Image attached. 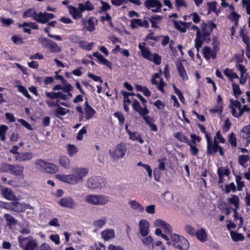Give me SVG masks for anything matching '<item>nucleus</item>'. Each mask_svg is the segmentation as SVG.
Returning a JSON list of instances; mask_svg holds the SVG:
<instances>
[{"label":"nucleus","mask_w":250,"mask_h":250,"mask_svg":"<svg viewBox=\"0 0 250 250\" xmlns=\"http://www.w3.org/2000/svg\"><path fill=\"white\" fill-rule=\"evenodd\" d=\"M12 40L16 44H21L23 43L22 38L19 36H12Z\"/></svg>","instance_id":"60"},{"label":"nucleus","mask_w":250,"mask_h":250,"mask_svg":"<svg viewBox=\"0 0 250 250\" xmlns=\"http://www.w3.org/2000/svg\"><path fill=\"white\" fill-rule=\"evenodd\" d=\"M37 14L36 12L34 10L32 9H29L24 12L23 14V17L24 18L31 17L35 21V18L37 17Z\"/></svg>","instance_id":"40"},{"label":"nucleus","mask_w":250,"mask_h":250,"mask_svg":"<svg viewBox=\"0 0 250 250\" xmlns=\"http://www.w3.org/2000/svg\"><path fill=\"white\" fill-rule=\"evenodd\" d=\"M170 242H168V245H172L175 248L180 250H187L189 247L188 240L183 236L176 234H173L170 237Z\"/></svg>","instance_id":"2"},{"label":"nucleus","mask_w":250,"mask_h":250,"mask_svg":"<svg viewBox=\"0 0 250 250\" xmlns=\"http://www.w3.org/2000/svg\"><path fill=\"white\" fill-rule=\"evenodd\" d=\"M195 42V47L196 48L197 51L198 52L203 42V41L202 40L201 33L196 35Z\"/></svg>","instance_id":"42"},{"label":"nucleus","mask_w":250,"mask_h":250,"mask_svg":"<svg viewBox=\"0 0 250 250\" xmlns=\"http://www.w3.org/2000/svg\"><path fill=\"white\" fill-rule=\"evenodd\" d=\"M23 167L20 165H12L10 171L12 174L15 175H20L22 173Z\"/></svg>","instance_id":"30"},{"label":"nucleus","mask_w":250,"mask_h":250,"mask_svg":"<svg viewBox=\"0 0 250 250\" xmlns=\"http://www.w3.org/2000/svg\"><path fill=\"white\" fill-rule=\"evenodd\" d=\"M230 236L234 241H242L244 239V237L241 233H236L233 231H230Z\"/></svg>","instance_id":"41"},{"label":"nucleus","mask_w":250,"mask_h":250,"mask_svg":"<svg viewBox=\"0 0 250 250\" xmlns=\"http://www.w3.org/2000/svg\"><path fill=\"white\" fill-rule=\"evenodd\" d=\"M51 52L54 53H59L62 51L61 47H60L58 44L51 41L48 48Z\"/></svg>","instance_id":"37"},{"label":"nucleus","mask_w":250,"mask_h":250,"mask_svg":"<svg viewBox=\"0 0 250 250\" xmlns=\"http://www.w3.org/2000/svg\"><path fill=\"white\" fill-rule=\"evenodd\" d=\"M19 27H28L30 28H31L33 29H38V25L33 22H23L22 24H20L19 25Z\"/></svg>","instance_id":"49"},{"label":"nucleus","mask_w":250,"mask_h":250,"mask_svg":"<svg viewBox=\"0 0 250 250\" xmlns=\"http://www.w3.org/2000/svg\"><path fill=\"white\" fill-rule=\"evenodd\" d=\"M143 244L146 246L149 247L151 245L152 250H154L155 247L153 244V239L150 236H147L142 239Z\"/></svg>","instance_id":"32"},{"label":"nucleus","mask_w":250,"mask_h":250,"mask_svg":"<svg viewBox=\"0 0 250 250\" xmlns=\"http://www.w3.org/2000/svg\"><path fill=\"white\" fill-rule=\"evenodd\" d=\"M218 150H219V154L221 155H223L224 152L223 149L221 146L218 145V142L216 141V138H214L213 144H211L209 147H208V146H207V153L208 155H210L213 153L216 152Z\"/></svg>","instance_id":"9"},{"label":"nucleus","mask_w":250,"mask_h":250,"mask_svg":"<svg viewBox=\"0 0 250 250\" xmlns=\"http://www.w3.org/2000/svg\"><path fill=\"white\" fill-rule=\"evenodd\" d=\"M144 5L147 9L154 13L161 12L162 7V4L159 0H146Z\"/></svg>","instance_id":"6"},{"label":"nucleus","mask_w":250,"mask_h":250,"mask_svg":"<svg viewBox=\"0 0 250 250\" xmlns=\"http://www.w3.org/2000/svg\"><path fill=\"white\" fill-rule=\"evenodd\" d=\"M7 130L8 127L5 125L0 126V138L2 141L5 140V133Z\"/></svg>","instance_id":"47"},{"label":"nucleus","mask_w":250,"mask_h":250,"mask_svg":"<svg viewBox=\"0 0 250 250\" xmlns=\"http://www.w3.org/2000/svg\"><path fill=\"white\" fill-rule=\"evenodd\" d=\"M1 193L3 196L9 200H17L13 191L8 188H3L1 191Z\"/></svg>","instance_id":"19"},{"label":"nucleus","mask_w":250,"mask_h":250,"mask_svg":"<svg viewBox=\"0 0 250 250\" xmlns=\"http://www.w3.org/2000/svg\"><path fill=\"white\" fill-rule=\"evenodd\" d=\"M93 56L96 57L99 61L101 63L107 66V67L110 68L111 67V63L105 59L103 56H102L100 53L98 52H94L93 54Z\"/></svg>","instance_id":"24"},{"label":"nucleus","mask_w":250,"mask_h":250,"mask_svg":"<svg viewBox=\"0 0 250 250\" xmlns=\"http://www.w3.org/2000/svg\"><path fill=\"white\" fill-rule=\"evenodd\" d=\"M54 17L55 15L53 14L40 12L37 14L35 21L39 23L44 24L47 22L49 20L54 18Z\"/></svg>","instance_id":"7"},{"label":"nucleus","mask_w":250,"mask_h":250,"mask_svg":"<svg viewBox=\"0 0 250 250\" xmlns=\"http://www.w3.org/2000/svg\"><path fill=\"white\" fill-rule=\"evenodd\" d=\"M132 106L133 109L137 112L141 116L146 115L149 113V110L147 108V106L142 107L140 103L136 100L133 101Z\"/></svg>","instance_id":"10"},{"label":"nucleus","mask_w":250,"mask_h":250,"mask_svg":"<svg viewBox=\"0 0 250 250\" xmlns=\"http://www.w3.org/2000/svg\"><path fill=\"white\" fill-rule=\"evenodd\" d=\"M14 207H17V212H21L26 209H32L34 208L32 206L26 204H20L19 202L15 201L13 203Z\"/></svg>","instance_id":"21"},{"label":"nucleus","mask_w":250,"mask_h":250,"mask_svg":"<svg viewBox=\"0 0 250 250\" xmlns=\"http://www.w3.org/2000/svg\"><path fill=\"white\" fill-rule=\"evenodd\" d=\"M18 90L22 93L23 95L28 99L31 98L30 95L28 94L26 89L22 85H18Z\"/></svg>","instance_id":"52"},{"label":"nucleus","mask_w":250,"mask_h":250,"mask_svg":"<svg viewBox=\"0 0 250 250\" xmlns=\"http://www.w3.org/2000/svg\"><path fill=\"white\" fill-rule=\"evenodd\" d=\"M139 47L141 50L142 54L144 58L150 60H152V55L148 48L143 46L142 43L139 44Z\"/></svg>","instance_id":"28"},{"label":"nucleus","mask_w":250,"mask_h":250,"mask_svg":"<svg viewBox=\"0 0 250 250\" xmlns=\"http://www.w3.org/2000/svg\"><path fill=\"white\" fill-rule=\"evenodd\" d=\"M69 11L70 14H71L74 19H77L80 18L82 16V12L79 9H77L76 8L73 6L68 5Z\"/></svg>","instance_id":"25"},{"label":"nucleus","mask_w":250,"mask_h":250,"mask_svg":"<svg viewBox=\"0 0 250 250\" xmlns=\"http://www.w3.org/2000/svg\"><path fill=\"white\" fill-rule=\"evenodd\" d=\"M84 112L86 120H89L92 118L96 113L95 110L89 105L87 102L85 103Z\"/></svg>","instance_id":"18"},{"label":"nucleus","mask_w":250,"mask_h":250,"mask_svg":"<svg viewBox=\"0 0 250 250\" xmlns=\"http://www.w3.org/2000/svg\"><path fill=\"white\" fill-rule=\"evenodd\" d=\"M59 163L62 167L66 169H69L70 167V161L66 156H60Z\"/></svg>","instance_id":"26"},{"label":"nucleus","mask_w":250,"mask_h":250,"mask_svg":"<svg viewBox=\"0 0 250 250\" xmlns=\"http://www.w3.org/2000/svg\"><path fill=\"white\" fill-rule=\"evenodd\" d=\"M250 111V108L248 107L247 105H245L243 107L241 106L240 110L239 111V113H238V117L239 118L240 116H242L244 112H249Z\"/></svg>","instance_id":"58"},{"label":"nucleus","mask_w":250,"mask_h":250,"mask_svg":"<svg viewBox=\"0 0 250 250\" xmlns=\"http://www.w3.org/2000/svg\"><path fill=\"white\" fill-rule=\"evenodd\" d=\"M126 151V147L125 144H118L113 150L109 151L110 155L112 159L117 160L123 158Z\"/></svg>","instance_id":"4"},{"label":"nucleus","mask_w":250,"mask_h":250,"mask_svg":"<svg viewBox=\"0 0 250 250\" xmlns=\"http://www.w3.org/2000/svg\"><path fill=\"white\" fill-rule=\"evenodd\" d=\"M229 203L232 204L236 209L239 208V198L235 195H233L231 198L228 199Z\"/></svg>","instance_id":"38"},{"label":"nucleus","mask_w":250,"mask_h":250,"mask_svg":"<svg viewBox=\"0 0 250 250\" xmlns=\"http://www.w3.org/2000/svg\"><path fill=\"white\" fill-rule=\"evenodd\" d=\"M78 8L81 12L84 10L91 11L94 9V6L89 0H87L85 4L79 3Z\"/></svg>","instance_id":"27"},{"label":"nucleus","mask_w":250,"mask_h":250,"mask_svg":"<svg viewBox=\"0 0 250 250\" xmlns=\"http://www.w3.org/2000/svg\"><path fill=\"white\" fill-rule=\"evenodd\" d=\"M106 222V219L105 218L96 220L94 221L93 226L95 227L100 228L104 226Z\"/></svg>","instance_id":"46"},{"label":"nucleus","mask_w":250,"mask_h":250,"mask_svg":"<svg viewBox=\"0 0 250 250\" xmlns=\"http://www.w3.org/2000/svg\"><path fill=\"white\" fill-rule=\"evenodd\" d=\"M229 142L232 147H235L237 146L236 138L234 133H231L229 137Z\"/></svg>","instance_id":"50"},{"label":"nucleus","mask_w":250,"mask_h":250,"mask_svg":"<svg viewBox=\"0 0 250 250\" xmlns=\"http://www.w3.org/2000/svg\"><path fill=\"white\" fill-rule=\"evenodd\" d=\"M67 149L68 154L70 156H72L78 152L77 148L74 145L71 144L67 145Z\"/></svg>","instance_id":"44"},{"label":"nucleus","mask_w":250,"mask_h":250,"mask_svg":"<svg viewBox=\"0 0 250 250\" xmlns=\"http://www.w3.org/2000/svg\"><path fill=\"white\" fill-rule=\"evenodd\" d=\"M101 3L102 4L101 11H105L110 9L111 6L108 3L103 0L101 1Z\"/></svg>","instance_id":"61"},{"label":"nucleus","mask_w":250,"mask_h":250,"mask_svg":"<svg viewBox=\"0 0 250 250\" xmlns=\"http://www.w3.org/2000/svg\"><path fill=\"white\" fill-rule=\"evenodd\" d=\"M59 204L63 207L68 208H73L77 206L74 200L70 197L62 198L59 201Z\"/></svg>","instance_id":"11"},{"label":"nucleus","mask_w":250,"mask_h":250,"mask_svg":"<svg viewBox=\"0 0 250 250\" xmlns=\"http://www.w3.org/2000/svg\"><path fill=\"white\" fill-rule=\"evenodd\" d=\"M237 69L238 70L240 71L241 73V78L242 79L244 77V74L247 71V69L245 68V67L242 64H239L237 66Z\"/></svg>","instance_id":"59"},{"label":"nucleus","mask_w":250,"mask_h":250,"mask_svg":"<svg viewBox=\"0 0 250 250\" xmlns=\"http://www.w3.org/2000/svg\"><path fill=\"white\" fill-rule=\"evenodd\" d=\"M130 26L132 29L138 27H144L147 28L149 27V23L146 20H142L140 19H133L131 21Z\"/></svg>","instance_id":"12"},{"label":"nucleus","mask_w":250,"mask_h":250,"mask_svg":"<svg viewBox=\"0 0 250 250\" xmlns=\"http://www.w3.org/2000/svg\"><path fill=\"white\" fill-rule=\"evenodd\" d=\"M176 66L178 70V73L180 76L183 78L184 80L187 79V75L184 67L181 62L177 63Z\"/></svg>","instance_id":"29"},{"label":"nucleus","mask_w":250,"mask_h":250,"mask_svg":"<svg viewBox=\"0 0 250 250\" xmlns=\"http://www.w3.org/2000/svg\"><path fill=\"white\" fill-rule=\"evenodd\" d=\"M88 173V169L85 167H75L71 169V173L68 175L56 174L55 177L59 180L70 185L81 183L83 178Z\"/></svg>","instance_id":"1"},{"label":"nucleus","mask_w":250,"mask_h":250,"mask_svg":"<svg viewBox=\"0 0 250 250\" xmlns=\"http://www.w3.org/2000/svg\"><path fill=\"white\" fill-rule=\"evenodd\" d=\"M13 202H14L9 203H6V202H0V207L2 208H4L10 209L11 210H13V211L17 212V210H18L17 207H14V206L12 204Z\"/></svg>","instance_id":"34"},{"label":"nucleus","mask_w":250,"mask_h":250,"mask_svg":"<svg viewBox=\"0 0 250 250\" xmlns=\"http://www.w3.org/2000/svg\"><path fill=\"white\" fill-rule=\"evenodd\" d=\"M225 187V192L227 193H229L230 190L233 192H235L236 190V187L233 183H231L229 184H226Z\"/></svg>","instance_id":"51"},{"label":"nucleus","mask_w":250,"mask_h":250,"mask_svg":"<svg viewBox=\"0 0 250 250\" xmlns=\"http://www.w3.org/2000/svg\"><path fill=\"white\" fill-rule=\"evenodd\" d=\"M236 183L237 184L238 190L241 191L242 188L244 186V183L241 181V177L237 175L236 179Z\"/></svg>","instance_id":"56"},{"label":"nucleus","mask_w":250,"mask_h":250,"mask_svg":"<svg viewBox=\"0 0 250 250\" xmlns=\"http://www.w3.org/2000/svg\"><path fill=\"white\" fill-rule=\"evenodd\" d=\"M94 18L90 17L87 21L88 25L86 26L87 30L89 32H92L95 30V24Z\"/></svg>","instance_id":"35"},{"label":"nucleus","mask_w":250,"mask_h":250,"mask_svg":"<svg viewBox=\"0 0 250 250\" xmlns=\"http://www.w3.org/2000/svg\"><path fill=\"white\" fill-rule=\"evenodd\" d=\"M151 59V60L153 61L156 64H159L161 63V58L156 54H154Z\"/></svg>","instance_id":"64"},{"label":"nucleus","mask_w":250,"mask_h":250,"mask_svg":"<svg viewBox=\"0 0 250 250\" xmlns=\"http://www.w3.org/2000/svg\"><path fill=\"white\" fill-rule=\"evenodd\" d=\"M154 226L155 227L162 228L165 230L166 232H170L172 229L171 226L169 224L161 219L156 220L154 223Z\"/></svg>","instance_id":"16"},{"label":"nucleus","mask_w":250,"mask_h":250,"mask_svg":"<svg viewBox=\"0 0 250 250\" xmlns=\"http://www.w3.org/2000/svg\"><path fill=\"white\" fill-rule=\"evenodd\" d=\"M188 144L190 146V150L191 154L195 155L198 154V149L195 146V144H191V143H188Z\"/></svg>","instance_id":"63"},{"label":"nucleus","mask_w":250,"mask_h":250,"mask_svg":"<svg viewBox=\"0 0 250 250\" xmlns=\"http://www.w3.org/2000/svg\"><path fill=\"white\" fill-rule=\"evenodd\" d=\"M217 174L218 176L223 177L224 175L228 176L229 174V171L228 168L220 167L217 170Z\"/></svg>","instance_id":"53"},{"label":"nucleus","mask_w":250,"mask_h":250,"mask_svg":"<svg viewBox=\"0 0 250 250\" xmlns=\"http://www.w3.org/2000/svg\"><path fill=\"white\" fill-rule=\"evenodd\" d=\"M84 201L91 205L101 206L107 204L109 199L108 197L104 195L88 194L85 196Z\"/></svg>","instance_id":"3"},{"label":"nucleus","mask_w":250,"mask_h":250,"mask_svg":"<svg viewBox=\"0 0 250 250\" xmlns=\"http://www.w3.org/2000/svg\"><path fill=\"white\" fill-rule=\"evenodd\" d=\"M0 21L1 23L5 26H9L13 23L14 21L12 19H6L4 18H1Z\"/></svg>","instance_id":"55"},{"label":"nucleus","mask_w":250,"mask_h":250,"mask_svg":"<svg viewBox=\"0 0 250 250\" xmlns=\"http://www.w3.org/2000/svg\"><path fill=\"white\" fill-rule=\"evenodd\" d=\"M204 57L207 60H208L210 58L215 59L216 58V52L212 51V49L208 47H205L203 50Z\"/></svg>","instance_id":"17"},{"label":"nucleus","mask_w":250,"mask_h":250,"mask_svg":"<svg viewBox=\"0 0 250 250\" xmlns=\"http://www.w3.org/2000/svg\"><path fill=\"white\" fill-rule=\"evenodd\" d=\"M175 5L177 9L179 10L181 7H187L188 5L185 0H175Z\"/></svg>","instance_id":"54"},{"label":"nucleus","mask_w":250,"mask_h":250,"mask_svg":"<svg viewBox=\"0 0 250 250\" xmlns=\"http://www.w3.org/2000/svg\"><path fill=\"white\" fill-rule=\"evenodd\" d=\"M4 218L7 221V225L11 226L17 224V221L11 215L9 214H5Z\"/></svg>","instance_id":"39"},{"label":"nucleus","mask_w":250,"mask_h":250,"mask_svg":"<svg viewBox=\"0 0 250 250\" xmlns=\"http://www.w3.org/2000/svg\"><path fill=\"white\" fill-rule=\"evenodd\" d=\"M131 209L135 210L139 212H143L145 210L144 208L135 200H132L128 202Z\"/></svg>","instance_id":"22"},{"label":"nucleus","mask_w":250,"mask_h":250,"mask_svg":"<svg viewBox=\"0 0 250 250\" xmlns=\"http://www.w3.org/2000/svg\"><path fill=\"white\" fill-rule=\"evenodd\" d=\"M101 235L105 241H108L115 237L114 231L111 229H106L103 231Z\"/></svg>","instance_id":"23"},{"label":"nucleus","mask_w":250,"mask_h":250,"mask_svg":"<svg viewBox=\"0 0 250 250\" xmlns=\"http://www.w3.org/2000/svg\"><path fill=\"white\" fill-rule=\"evenodd\" d=\"M37 247V242L35 240H31L26 244L25 250H35Z\"/></svg>","instance_id":"33"},{"label":"nucleus","mask_w":250,"mask_h":250,"mask_svg":"<svg viewBox=\"0 0 250 250\" xmlns=\"http://www.w3.org/2000/svg\"><path fill=\"white\" fill-rule=\"evenodd\" d=\"M196 235L197 239L202 242H204L207 240V234L206 231L203 229L198 230L196 233Z\"/></svg>","instance_id":"31"},{"label":"nucleus","mask_w":250,"mask_h":250,"mask_svg":"<svg viewBox=\"0 0 250 250\" xmlns=\"http://www.w3.org/2000/svg\"><path fill=\"white\" fill-rule=\"evenodd\" d=\"M232 86L233 94L236 98H237L242 93V91L240 90L239 85L235 83H232Z\"/></svg>","instance_id":"45"},{"label":"nucleus","mask_w":250,"mask_h":250,"mask_svg":"<svg viewBox=\"0 0 250 250\" xmlns=\"http://www.w3.org/2000/svg\"><path fill=\"white\" fill-rule=\"evenodd\" d=\"M185 229L186 230V231L189 234L191 235H194L196 234V233L197 231H196L194 228L190 226H186L185 227Z\"/></svg>","instance_id":"57"},{"label":"nucleus","mask_w":250,"mask_h":250,"mask_svg":"<svg viewBox=\"0 0 250 250\" xmlns=\"http://www.w3.org/2000/svg\"><path fill=\"white\" fill-rule=\"evenodd\" d=\"M46 96L51 99H61L63 100H66L67 99V96L63 94L60 92H48L45 93Z\"/></svg>","instance_id":"20"},{"label":"nucleus","mask_w":250,"mask_h":250,"mask_svg":"<svg viewBox=\"0 0 250 250\" xmlns=\"http://www.w3.org/2000/svg\"><path fill=\"white\" fill-rule=\"evenodd\" d=\"M87 187L91 189L98 188L101 187L100 179L97 177H90L87 180Z\"/></svg>","instance_id":"13"},{"label":"nucleus","mask_w":250,"mask_h":250,"mask_svg":"<svg viewBox=\"0 0 250 250\" xmlns=\"http://www.w3.org/2000/svg\"><path fill=\"white\" fill-rule=\"evenodd\" d=\"M33 154L30 152L19 153L15 156V159L19 162L29 161L33 158Z\"/></svg>","instance_id":"15"},{"label":"nucleus","mask_w":250,"mask_h":250,"mask_svg":"<svg viewBox=\"0 0 250 250\" xmlns=\"http://www.w3.org/2000/svg\"><path fill=\"white\" fill-rule=\"evenodd\" d=\"M230 104L229 105V107L231 109L232 114L235 117H238V113L236 111V108H237L239 111L240 110L241 104L240 102L237 100H233L230 99Z\"/></svg>","instance_id":"14"},{"label":"nucleus","mask_w":250,"mask_h":250,"mask_svg":"<svg viewBox=\"0 0 250 250\" xmlns=\"http://www.w3.org/2000/svg\"><path fill=\"white\" fill-rule=\"evenodd\" d=\"M66 111H68V110H66L65 109L63 108V107L59 106V107L56 110L55 113L56 114L63 116L66 114Z\"/></svg>","instance_id":"62"},{"label":"nucleus","mask_w":250,"mask_h":250,"mask_svg":"<svg viewBox=\"0 0 250 250\" xmlns=\"http://www.w3.org/2000/svg\"><path fill=\"white\" fill-rule=\"evenodd\" d=\"M139 232L140 234L146 237L147 236L149 232L150 224L148 221L142 219L139 222Z\"/></svg>","instance_id":"8"},{"label":"nucleus","mask_w":250,"mask_h":250,"mask_svg":"<svg viewBox=\"0 0 250 250\" xmlns=\"http://www.w3.org/2000/svg\"><path fill=\"white\" fill-rule=\"evenodd\" d=\"M242 4L246 5L247 13L250 15L248 21L249 27H250V0H242Z\"/></svg>","instance_id":"48"},{"label":"nucleus","mask_w":250,"mask_h":250,"mask_svg":"<svg viewBox=\"0 0 250 250\" xmlns=\"http://www.w3.org/2000/svg\"><path fill=\"white\" fill-rule=\"evenodd\" d=\"M174 137L178 141L183 143H188L187 137L182 132H178L174 134Z\"/></svg>","instance_id":"36"},{"label":"nucleus","mask_w":250,"mask_h":250,"mask_svg":"<svg viewBox=\"0 0 250 250\" xmlns=\"http://www.w3.org/2000/svg\"><path fill=\"white\" fill-rule=\"evenodd\" d=\"M36 165L44 169L47 172L50 173H55L59 170V167L57 166L46 162L43 160H39L36 162Z\"/></svg>","instance_id":"5"},{"label":"nucleus","mask_w":250,"mask_h":250,"mask_svg":"<svg viewBox=\"0 0 250 250\" xmlns=\"http://www.w3.org/2000/svg\"><path fill=\"white\" fill-rule=\"evenodd\" d=\"M51 42V40L42 37H40L39 38V42L41 44L42 46L44 48H48L50 43Z\"/></svg>","instance_id":"43"}]
</instances>
